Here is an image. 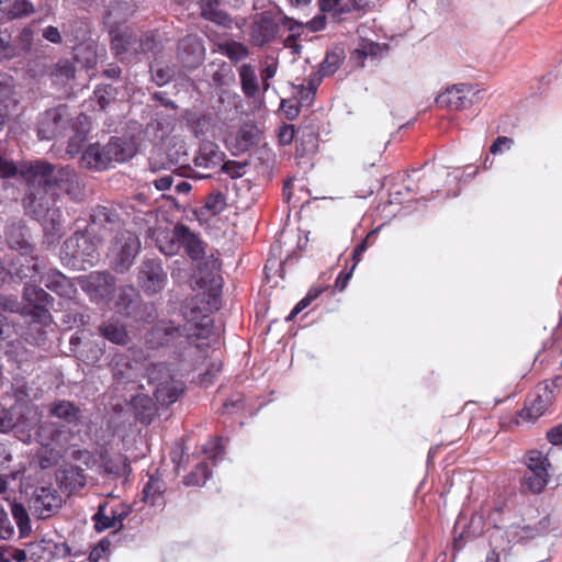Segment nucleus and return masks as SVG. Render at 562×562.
Masks as SVG:
<instances>
[{"label":"nucleus","mask_w":562,"mask_h":562,"mask_svg":"<svg viewBox=\"0 0 562 562\" xmlns=\"http://www.w3.org/2000/svg\"><path fill=\"white\" fill-rule=\"evenodd\" d=\"M184 324L177 325L170 319H160L145 334V342L150 349L172 348L180 359L192 364L204 360L209 355V338L213 334L214 321L211 308L192 300L183 312Z\"/></svg>","instance_id":"obj_1"},{"label":"nucleus","mask_w":562,"mask_h":562,"mask_svg":"<svg viewBox=\"0 0 562 562\" xmlns=\"http://www.w3.org/2000/svg\"><path fill=\"white\" fill-rule=\"evenodd\" d=\"M25 192L22 205L27 215L58 229L61 225V211L56 205L59 191L72 183L75 171L70 167L56 166L42 159L38 164L24 167Z\"/></svg>","instance_id":"obj_2"},{"label":"nucleus","mask_w":562,"mask_h":562,"mask_svg":"<svg viewBox=\"0 0 562 562\" xmlns=\"http://www.w3.org/2000/svg\"><path fill=\"white\" fill-rule=\"evenodd\" d=\"M45 268L44 260L35 256L34 252L25 256L8 255L9 276L25 282L23 300L30 307L27 313L38 324L46 323L50 318L49 307L54 302V299L44 289L31 284V282H41Z\"/></svg>","instance_id":"obj_3"},{"label":"nucleus","mask_w":562,"mask_h":562,"mask_svg":"<svg viewBox=\"0 0 562 562\" xmlns=\"http://www.w3.org/2000/svg\"><path fill=\"white\" fill-rule=\"evenodd\" d=\"M136 154L134 144L121 137L112 136L105 145L99 142L89 144L80 157L83 168L103 171L113 162H124Z\"/></svg>","instance_id":"obj_4"},{"label":"nucleus","mask_w":562,"mask_h":562,"mask_svg":"<svg viewBox=\"0 0 562 562\" xmlns=\"http://www.w3.org/2000/svg\"><path fill=\"white\" fill-rule=\"evenodd\" d=\"M91 233L77 231L69 236L60 249L61 263L71 269L85 270L86 265L92 267L99 260L98 240Z\"/></svg>","instance_id":"obj_5"},{"label":"nucleus","mask_w":562,"mask_h":562,"mask_svg":"<svg viewBox=\"0 0 562 562\" xmlns=\"http://www.w3.org/2000/svg\"><path fill=\"white\" fill-rule=\"evenodd\" d=\"M148 383L153 386V393L158 403L169 406L178 401L184 391L181 381L175 380L169 367L164 363H150L147 369Z\"/></svg>","instance_id":"obj_6"},{"label":"nucleus","mask_w":562,"mask_h":562,"mask_svg":"<svg viewBox=\"0 0 562 562\" xmlns=\"http://www.w3.org/2000/svg\"><path fill=\"white\" fill-rule=\"evenodd\" d=\"M553 402V391L548 385L538 386L528 394L524 407L517 413V416L512 418L507 424L503 422L502 426L506 427L508 430H514L520 425L519 419L526 423H535L549 411Z\"/></svg>","instance_id":"obj_7"},{"label":"nucleus","mask_w":562,"mask_h":562,"mask_svg":"<svg viewBox=\"0 0 562 562\" xmlns=\"http://www.w3.org/2000/svg\"><path fill=\"white\" fill-rule=\"evenodd\" d=\"M124 221L112 204H98L90 210L88 232L100 243L112 234L123 232Z\"/></svg>","instance_id":"obj_8"},{"label":"nucleus","mask_w":562,"mask_h":562,"mask_svg":"<svg viewBox=\"0 0 562 562\" xmlns=\"http://www.w3.org/2000/svg\"><path fill=\"white\" fill-rule=\"evenodd\" d=\"M221 261L214 254L201 260L193 274L195 285L207 292L211 300L207 301V308H217V297L222 289V277L220 274ZM206 308V306H204Z\"/></svg>","instance_id":"obj_9"},{"label":"nucleus","mask_w":562,"mask_h":562,"mask_svg":"<svg viewBox=\"0 0 562 562\" xmlns=\"http://www.w3.org/2000/svg\"><path fill=\"white\" fill-rule=\"evenodd\" d=\"M140 243L136 234L130 231L120 232L110 248V266L117 273H124L133 266Z\"/></svg>","instance_id":"obj_10"},{"label":"nucleus","mask_w":562,"mask_h":562,"mask_svg":"<svg viewBox=\"0 0 562 562\" xmlns=\"http://www.w3.org/2000/svg\"><path fill=\"white\" fill-rule=\"evenodd\" d=\"M146 358L142 351L128 349L126 352L116 353L111 363L112 376L117 383L135 382L147 369Z\"/></svg>","instance_id":"obj_11"},{"label":"nucleus","mask_w":562,"mask_h":562,"mask_svg":"<svg viewBox=\"0 0 562 562\" xmlns=\"http://www.w3.org/2000/svg\"><path fill=\"white\" fill-rule=\"evenodd\" d=\"M79 285L91 301L109 302L115 291V278L106 271H92L79 278Z\"/></svg>","instance_id":"obj_12"},{"label":"nucleus","mask_w":562,"mask_h":562,"mask_svg":"<svg viewBox=\"0 0 562 562\" xmlns=\"http://www.w3.org/2000/svg\"><path fill=\"white\" fill-rule=\"evenodd\" d=\"M203 40L196 34H187L177 43L176 58L179 65L187 70H195L205 59Z\"/></svg>","instance_id":"obj_13"},{"label":"nucleus","mask_w":562,"mask_h":562,"mask_svg":"<svg viewBox=\"0 0 562 562\" xmlns=\"http://www.w3.org/2000/svg\"><path fill=\"white\" fill-rule=\"evenodd\" d=\"M167 280V272L159 260L147 259L142 262L137 273V282L147 295L159 293L165 288Z\"/></svg>","instance_id":"obj_14"},{"label":"nucleus","mask_w":562,"mask_h":562,"mask_svg":"<svg viewBox=\"0 0 562 562\" xmlns=\"http://www.w3.org/2000/svg\"><path fill=\"white\" fill-rule=\"evenodd\" d=\"M70 114L66 104L48 109L44 112L40 125L38 136L42 139H53L58 137L68 127Z\"/></svg>","instance_id":"obj_15"},{"label":"nucleus","mask_w":562,"mask_h":562,"mask_svg":"<svg viewBox=\"0 0 562 562\" xmlns=\"http://www.w3.org/2000/svg\"><path fill=\"white\" fill-rule=\"evenodd\" d=\"M111 50L121 60L126 57H135L138 55L139 40L138 34L132 27L117 26L110 31Z\"/></svg>","instance_id":"obj_16"},{"label":"nucleus","mask_w":562,"mask_h":562,"mask_svg":"<svg viewBox=\"0 0 562 562\" xmlns=\"http://www.w3.org/2000/svg\"><path fill=\"white\" fill-rule=\"evenodd\" d=\"M64 499L53 486H42L36 490L32 498V510L38 519L54 516L63 506Z\"/></svg>","instance_id":"obj_17"},{"label":"nucleus","mask_w":562,"mask_h":562,"mask_svg":"<svg viewBox=\"0 0 562 562\" xmlns=\"http://www.w3.org/2000/svg\"><path fill=\"white\" fill-rule=\"evenodd\" d=\"M173 237L192 261L200 262L207 258L206 244L187 225L177 224L173 228Z\"/></svg>","instance_id":"obj_18"},{"label":"nucleus","mask_w":562,"mask_h":562,"mask_svg":"<svg viewBox=\"0 0 562 562\" xmlns=\"http://www.w3.org/2000/svg\"><path fill=\"white\" fill-rule=\"evenodd\" d=\"M474 94L472 85L469 83H457L448 87L442 93H440L436 102L441 108H447L452 111H460L471 105L470 95Z\"/></svg>","instance_id":"obj_19"},{"label":"nucleus","mask_w":562,"mask_h":562,"mask_svg":"<svg viewBox=\"0 0 562 562\" xmlns=\"http://www.w3.org/2000/svg\"><path fill=\"white\" fill-rule=\"evenodd\" d=\"M130 508L125 504H117L108 508L99 506L98 512L93 516L94 526L98 531L110 528H121L123 520L128 516Z\"/></svg>","instance_id":"obj_20"},{"label":"nucleus","mask_w":562,"mask_h":562,"mask_svg":"<svg viewBox=\"0 0 562 562\" xmlns=\"http://www.w3.org/2000/svg\"><path fill=\"white\" fill-rule=\"evenodd\" d=\"M56 481L59 488L71 496L86 486L87 476L81 468L67 464L56 472Z\"/></svg>","instance_id":"obj_21"},{"label":"nucleus","mask_w":562,"mask_h":562,"mask_svg":"<svg viewBox=\"0 0 562 562\" xmlns=\"http://www.w3.org/2000/svg\"><path fill=\"white\" fill-rule=\"evenodd\" d=\"M278 33V24L267 12L258 14L250 26V41L255 46L271 42Z\"/></svg>","instance_id":"obj_22"},{"label":"nucleus","mask_w":562,"mask_h":562,"mask_svg":"<svg viewBox=\"0 0 562 562\" xmlns=\"http://www.w3.org/2000/svg\"><path fill=\"white\" fill-rule=\"evenodd\" d=\"M224 158L225 154L220 149L217 144L210 140H203L199 146V150L194 156L193 162L196 168L210 171L218 167L222 168Z\"/></svg>","instance_id":"obj_23"},{"label":"nucleus","mask_w":562,"mask_h":562,"mask_svg":"<svg viewBox=\"0 0 562 562\" xmlns=\"http://www.w3.org/2000/svg\"><path fill=\"white\" fill-rule=\"evenodd\" d=\"M40 283L61 297L71 299L77 294V288L72 280L54 268L43 273Z\"/></svg>","instance_id":"obj_24"},{"label":"nucleus","mask_w":562,"mask_h":562,"mask_svg":"<svg viewBox=\"0 0 562 562\" xmlns=\"http://www.w3.org/2000/svg\"><path fill=\"white\" fill-rule=\"evenodd\" d=\"M10 255L25 256L34 252V246L29 241V229L23 225H12L7 233Z\"/></svg>","instance_id":"obj_25"},{"label":"nucleus","mask_w":562,"mask_h":562,"mask_svg":"<svg viewBox=\"0 0 562 562\" xmlns=\"http://www.w3.org/2000/svg\"><path fill=\"white\" fill-rule=\"evenodd\" d=\"M48 414L69 425H78L82 418L81 408L74 402L57 400L48 405Z\"/></svg>","instance_id":"obj_26"},{"label":"nucleus","mask_w":562,"mask_h":562,"mask_svg":"<svg viewBox=\"0 0 562 562\" xmlns=\"http://www.w3.org/2000/svg\"><path fill=\"white\" fill-rule=\"evenodd\" d=\"M29 306H21V303L16 297L0 295V340L7 339L10 334L12 326L8 321L5 313H22L30 315L27 311Z\"/></svg>","instance_id":"obj_27"},{"label":"nucleus","mask_w":562,"mask_h":562,"mask_svg":"<svg viewBox=\"0 0 562 562\" xmlns=\"http://www.w3.org/2000/svg\"><path fill=\"white\" fill-rule=\"evenodd\" d=\"M136 419L143 425H149L156 415V405L146 394H137L132 398Z\"/></svg>","instance_id":"obj_28"},{"label":"nucleus","mask_w":562,"mask_h":562,"mask_svg":"<svg viewBox=\"0 0 562 562\" xmlns=\"http://www.w3.org/2000/svg\"><path fill=\"white\" fill-rule=\"evenodd\" d=\"M42 159L34 160H25L19 164H15L12 159H10L1 149H0V178L1 179H11L19 178L23 181V169L30 165L34 166L38 164Z\"/></svg>","instance_id":"obj_29"},{"label":"nucleus","mask_w":562,"mask_h":562,"mask_svg":"<svg viewBox=\"0 0 562 562\" xmlns=\"http://www.w3.org/2000/svg\"><path fill=\"white\" fill-rule=\"evenodd\" d=\"M166 492V483L156 475H149L147 483L144 485V502L151 506H160L164 504V493Z\"/></svg>","instance_id":"obj_30"},{"label":"nucleus","mask_w":562,"mask_h":562,"mask_svg":"<svg viewBox=\"0 0 562 562\" xmlns=\"http://www.w3.org/2000/svg\"><path fill=\"white\" fill-rule=\"evenodd\" d=\"M241 91L247 98H255L259 90L255 68L250 64H243L238 68Z\"/></svg>","instance_id":"obj_31"},{"label":"nucleus","mask_w":562,"mask_h":562,"mask_svg":"<svg viewBox=\"0 0 562 562\" xmlns=\"http://www.w3.org/2000/svg\"><path fill=\"white\" fill-rule=\"evenodd\" d=\"M34 12V5L30 0H14L5 8H0V18L7 21L22 19Z\"/></svg>","instance_id":"obj_32"},{"label":"nucleus","mask_w":562,"mask_h":562,"mask_svg":"<svg viewBox=\"0 0 562 562\" xmlns=\"http://www.w3.org/2000/svg\"><path fill=\"white\" fill-rule=\"evenodd\" d=\"M99 334L115 345H126L128 334L124 325L117 322H106L99 326Z\"/></svg>","instance_id":"obj_33"},{"label":"nucleus","mask_w":562,"mask_h":562,"mask_svg":"<svg viewBox=\"0 0 562 562\" xmlns=\"http://www.w3.org/2000/svg\"><path fill=\"white\" fill-rule=\"evenodd\" d=\"M74 59L86 69L93 68L98 63L97 47L92 43H80L74 48Z\"/></svg>","instance_id":"obj_34"},{"label":"nucleus","mask_w":562,"mask_h":562,"mask_svg":"<svg viewBox=\"0 0 562 562\" xmlns=\"http://www.w3.org/2000/svg\"><path fill=\"white\" fill-rule=\"evenodd\" d=\"M527 467L526 473L549 474L551 463L546 454L539 450H530L524 457Z\"/></svg>","instance_id":"obj_35"},{"label":"nucleus","mask_w":562,"mask_h":562,"mask_svg":"<svg viewBox=\"0 0 562 562\" xmlns=\"http://www.w3.org/2000/svg\"><path fill=\"white\" fill-rule=\"evenodd\" d=\"M217 52L225 55L232 63H238L249 56L248 47L236 41L217 44Z\"/></svg>","instance_id":"obj_36"},{"label":"nucleus","mask_w":562,"mask_h":562,"mask_svg":"<svg viewBox=\"0 0 562 562\" xmlns=\"http://www.w3.org/2000/svg\"><path fill=\"white\" fill-rule=\"evenodd\" d=\"M138 54L151 53L158 55L162 52L164 45L157 31H147L138 35Z\"/></svg>","instance_id":"obj_37"},{"label":"nucleus","mask_w":562,"mask_h":562,"mask_svg":"<svg viewBox=\"0 0 562 562\" xmlns=\"http://www.w3.org/2000/svg\"><path fill=\"white\" fill-rule=\"evenodd\" d=\"M61 435L63 431L53 423L41 424L36 430L37 441L43 447H52Z\"/></svg>","instance_id":"obj_38"},{"label":"nucleus","mask_w":562,"mask_h":562,"mask_svg":"<svg viewBox=\"0 0 562 562\" xmlns=\"http://www.w3.org/2000/svg\"><path fill=\"white\" fill-rule=\"evenodd\" d=\"M549 482V474L526 473L521 480V488L531 494H541Z\"/></svg>","instance_id":"obj_39"},{"label":"nucleus","mask_w":562,"mask_h":562,"mask_svg":"<svg viewBox=\"0 0 562 562\" xmlns=\"http://www.w3.org/2000/svg\"><path fill=\"white\" fill-rule=\"evenodd\" d=\"M296 143L302 147V154L313 153L317 149L318 135L311 127L299 128Z\"/></svg>","instance_id":"obj_40"},{"label":"nucleus","mask_w":562,"mask_h":562,"mask_svg":"<svg viewBox=\"0 0 562 562\" xmlns=\"http://www.w3.org/2000/svg\"><path fill=\"white\" fill-rule=\"evenodd\" d=\"M116 89L111 85H99L93 91V101L99 110H104L113 100H115Z\"/></svg>","instance_id":"obj_41"},{"label":"nucleus","mask_w":562,"mask_h":562,"mask_svg":"<svg viewBox=\"0 0 562 562\" xmlns=\"http://www.w3.org/2000/svg\"><path fill=\"white\" fill-rule=\"evenodd\" d=\"M209 476V465L205 462H200L195 465L194 470L184 476L183 483L188 486H201L205 484Z\"/></svg>","instance_id":"obj_42"},{"label":"nucleus","mask_w":562,"mask_h":562,"mask_svg":"<svg viewBox=\"0 0 562 562\" xmlns=\"http://www.w3.org/2000/svg\"><path fill=\"white\" fill-rule=\"evenodd\" d=\"M344 56L341 52H329L319 66V74L323 77L334 75L340 67Z\"/></svg>","instance_id":"obj_43"},{"label":"nucleus","mask_w":562,"mask_h":562,"mask_svg":"<svg viewBox=\"0 0 562 562\" xmlns=\"http://www.w3.org/2000/svg\"><path fill=\"white\" fill-rule=\"evenodd\" d=\"M201 16L205 20H209L213 23H216L221 26L228 27V29L232 27V24H233V20L228 15V13L218 9V7L217 8L209 7V8L203 9V11H201Z\"/></svg>","instance_id":"obj_44"},{"label":"nucleus","mask_w":562,"mask_h":562,"mask_svg":"<svg viewBox=\"0 0 562 562\" xmlns=\"http://www.w3.org/2000/svg\"><path fill=\"white\" fill-rule=\"evenodd\" d=\"M11 514L15 524L19 527L20 533L22 536L26 535L31 530L30 517L22 504L13 503L11 506Z\"/></svg>","instance_id":"obj_45"},{"label":"nucleus","mask_w":562,"mask_h":562,"mask_svg":"<svg viewBox=\"0 0 562 562\" xmlns=\"http://www.w3.org/2000/svg\"><path fill=\"white\" fill-rule=\"evenodd\" d=\"M103 353V347L92 341L85 342L82 348L79 350L80 358L86 363H95L100 361Z\"/></svg>","instance_id":"obj_46"},{"label":"nucleus","mask_w":562,"mask_h":562,"mask_svg":"<svg viewBox=\"0 0 562 562\" xmlns=\"http://www.w3.org/2000/svg\"><path fill=\"white\" fill-rule=\"evenodd\" d=\"M204 207L212 215H217L222 213L226 207L225 194L221 191L211 192L205 200Z\"/></svg>","instance_id":"obj_47"},{"label":"nucleus","mask_w":562,"mask_h":562,"mask_svg":"<svg viewBox=\"0 0 562 562\" xmlns=\"http://www.w3.org/2000/svg\"><path fill=\"white\" fill-rule=\"evenodd\" d=\"M150 72H151L154 82L159 87H162V86L169 83L175 77L173 69L167 65H165V66L159 65V64H157L155 66L153 65V66H150Z\"/></svg>","instance_id":"obj_48"},{"label":"nucleus","mask_w":562,"mask_h":562,"mask_svg":"<svg viewBox=\"0 0 562 562\" xmlns=\"http://www.w3.org/2000/svg\"><path fill=\"white\" fill-rule=\"evenodd\" d=\"M103 468L105 472H108L109 474H113L115 476L124 475L130 470V465L126 462V458L123 456H117L114 459H104Z\"/></svg>","instance_id":"obj_49"},{"label":"nucleus","mask_w":562,"mask_h":562,"mask_svg":"<svg viewBox=\"0 0 562 562\" xmlns=\"http://www.w3.org/2000/svg\"><path fill=\"white\" fill-rule=\"evenodd\" d=\"M136 297H137V293L133 286H131V285L123 286L120 291L116 306L120 310L125 311L126 314H130L128 310L131 308L132 304L135 302Z\"/></svg>","instance_id":"obj_50"},{"label":"nucleus","mask_w":562,"mask_h":562,"mask_svg":"<svg viewBox=\"0 0 562 562\" xmlns=\"http://www.w3.org/2000/svg\"><path fill=\"white\" fill-rule=\"evenodd\" d=\"M244 396L239 393L232 394L222 406V414H234L244 409Z\"/></svg>","instance_id":"obj_51"},{"label":"nucleus","mask_w":562,"mask_h":562,"mask_svg":"<svg viewBox=\"0 0 562 562\" xmlns=\"http://www.w3.org/2000/svg\"><path fill=\"white\" fill-rule=\"evenodd\" d=\"M15 55V47L12 45L11 35L0 33V60L10 59Z\"/></svg>","instance_id":"obj_52"},{"label":"nucleus","mask_w":562,"mask_h":562,"mask_svg":"<svg viewBox=\"0 0 562 562\" xmlns=\"http://www.w3.org/2000/svg\"><path fill=\"white\" fill-rule=\"evenodd\" d=\"M278 139L283 146L290 145L297 139V130L294 128V125L283 124L278 131Z\"/></svg>","instance_id":"obj_53"},{"label":"nucleus","mask_w":562,"mask_h":562,"mask_svg":"<svg viewBox=\"0 0 562 562\" xmlns=\"http://www.w3.org/2000/svg\"><path fill=\"white\" fill-rule=\"evenodd\" d=\"M110 551V542L108 540H101L90 552L89 561L99 562L105 558Z\"/></svg>","instance_id":"obj_54"},{"label":"nucleus","mask_w":562,"mask_h":562,"mask_svg":"<svg viewBox=\"0 0 562 562\" xmlns=\"http://www.w3.org/2000/svg\"><path fill=\"white\" fill-rule=\"evenodd\" d=\"M14 427V418L11 411L0 403V431L5 432Z\"/></svg>","instance_id":"obj_55"},{"label":"nucleus","mask_w":562,"mask_h":562,"mask_svg":"<svg viewBox=\"0 0 562 562\" xmlns=\"http://www.w3.org/2000/svg\"><path fill=\"white\" fill-rule=\"evenodd\" d=\"M342 8H339V14L350 13L363 10L368 7L370 0H344Z\"/></svg>","instance_id":"obj_56"},{"label":"nucleus","mask_w":562,"mask_h":562,"mask_svg":"<svg viewBox=\"0 0 562 562\" xmlns=\"http://www.w3.org/2000/svg\"><path fill=\"white\" fill-rule=\"evenodd\" d=\"M514 140L507 136H498L490 147V151L493 155L501 154L504 148L509 149Z\"/></svg>","instance_id":"obj_57"},{"label":"nucleus","mask_w":562,"mask_h":562,"mask_svg":"<svg viewBox=\"0 0 562 562\" xmlns=\"http://www.w3.org/2000/svg\"><path fill=\"white\" fill-rule=\"evenodd\" d=\"M244 165L236 162L234 160L224 161L222 165V170H224L232 178H239L244 172Z\"/></svg>","instance_id":"obj_58"},{"label":"nucleus","mask_w":562,"mask_h":562,"mask_svg":"<svg viewBox=\"0 0 562 562\" xmlns=\"http://www.w3.org/2000/svg\"><path fill=\"white\" fill-rule=\"evenodd\" d=\"M547 439L554 446L562 445V424L551 428L547 432Z\"/></svg>","instance_id":"obj_59"},{"label":"nucleus","mask_w":562,"mask_h":562,"mask_svg":"<svg viewBox=\"0 0 562 562\" xmlns=\"http://www.w3.org/2000/svg\"><path fill=\"white\" fill-rule=\"evenodd\" d=\"M43 36L45 40H47L48 42L50 43H54V44H59L61 43V35H60V32L58 31L57 27L55 26H47L44 31H43Z\"/></svg>","instance_id":"obj_60"},{"label":"nucleus","mask_w":562,"mask_h":562,"mask_svg":"<svg viewBox=\"0 0 562 562\" xmlns=\"http://www.w3.org/2000/svg\"><path fill=\"white\" fill-rule=\"evenodd\" d=\"M353 269L351 268L349 271L342 270L338 274L335 281V289L338 291H344L351 278Z\"/></svg>","instance_id":"obj_61"},{"label":"nucleus","mask_w":562,"mask_h":562,"mask_svg":"<svg viewBox=\"0 0 562 562\" xmlns=\"http://www.w3.org/2000/svg\"><path fill=\"white\" fill-rule=\"evenodd\" d=\"M344 0H321V10L324 12H333L339 14V8H342Z\"/></svg>","instance_id":"obj_62"},{"label":"nucleus","mask_w":562,"mask_h":562,"mask_svg":"<svg viewBox=\"0 0 562 562\" xmlns=\"http://www.w3.org/2000/svg\"><path fill=\"white\" fill-rule=\"evenodd\" d=\"M367 55H366V52L362 49L361 46H359L358 48H356L351 55H350V60L353 63V65L358 68H361L364 66V63H366V59H367Z\"/></svg>","instance_id":"obj_63"},{"label":"nucleus","mask_w":562,"mask_h":562,"mask_svg":"<svg viewBox=\"0 0 562 562\" xmlns=\"http://www.w3.org/2000/svg\"><path fill=\"white\" fill-rule=\"evenodd\" d=\"M172 182H173L172 176L166 175V176H162L160 178L153 180L151 183L154 184V187L157 190L165 191V190H168L172 186Z\"/></svg>","instance_id":"obj_64"}]
</instances>
